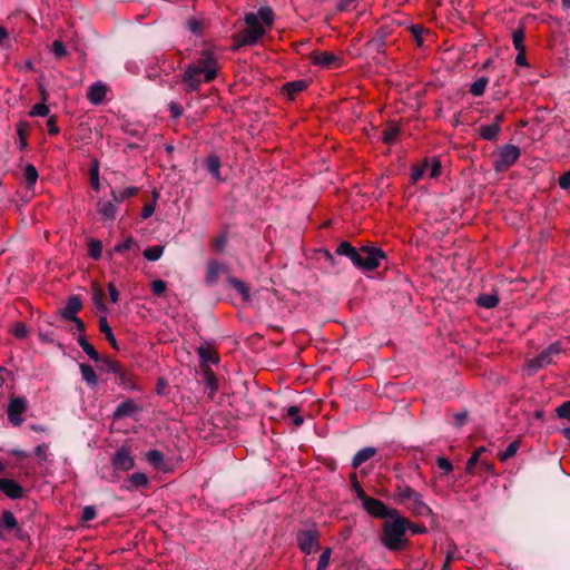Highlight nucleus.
<instances>
[{"label":"nucleus","instance_id":"1","mask_svg":"<svg viewBox=\"0 0 570 570\" xmlns=\"http://www.w3.org/2000/svg\"><path fill=\"white\" fill-rule=\"evenodd\" d=\"M219 71L217 57L212 49H203L198 59L188 65L183 73L187 92L197 91L203 83L212 82Z\"/></svg>","mask_w":570,"mask_h":570},{"label":"nucleus","instance_id":"2","mask_svg":"<svg viewBox=\"0 0 570 570\" xmlns=\"http://www.w3.org/2000/svg\"><path fill=\"white\" fill-rule=\"evenodd\" d=\"M246 29L237 35L238 46H254L265 35L266 28L274 23V12L269 7H261L257 12H247L244 17Z\"/></svg>","mask_w":570,"mask_h":570},{"label":"nucleus","instance_id":"3","mask_svg":"<svg viewBox=\"0 0 570 570\" xmlns=\"http://www.w3.org/2000/svg\"><path fill=\"white\" fill-rule=\"evenodd\" d=\"M392 520L386 521L382 528L381 542L391 551H400L407 546L406 533V518L396 511V515L390 517Z\"/></svg>","mask_w":570,"mask_h":570},{"label":"nucleus","instance_id":"4","mask_svg":"<svg viewBox=\"0 0 570 570\" xmlns=\"http://www.w3.org/2000/svg\"><path fill=\"white\" fill-rule=\"evenodd\" d=\"M393 500L397 504L409 503L407 510L413 517H431L433 514L430 505L424 502L423 495L405 483L395 487Z\"/></svg>","mask_w":570,"mask_h":570},{"label":"nucleus","instance_id":"5","mask_svg":"<svg viewBox=\"0 0 570 570\" xmlns=\"http://www.w3.org/2000/svg\"><path fill=\"white\" fill-rule=\"evenodd\" d=\"M563 352L560 342L550 344L543 350L538 356L527 360L524 368L529 375L534 374L538 370L550 365L553 362V357L560 355Z\"/></svg>","mask_w":570,"mask_h":570},{"label":"nucleus","instance_id":"6","mask_svg":"<svg viewBox=\"0 0 570 570\" xmlns=\"http://www.w3.org/2000/svg\"><path fill=\"white\" fill-rule=\"evenodd\" d=\"M358 250V257L355 259L354 265L365 272H373L379 266L385 254L382 249L372 246H363Z\"/></svg>","mask_w":570,"mask_h":570},{"label":"nucleus","instance_id":"7","mask_svg":"<svg viewBox=\"0 0 570 570\" xmlns=\"http://www.w3.org/2000/svg\"><path fill=\"white\" fill-rule=\"evenodd\" d=\"M320 531L313 527L307 530H299L296 534L297 546L305 554H311L320 548Z\"/></svg>","mask_w":570,"mask_h":570},{"label":"nucleus","instance_id":"8","mask_svg":"<svg viewBox=\"0 0 570 570\" xmlns=\"http://www.w3.org/2000/svg\"><path fill=\"white\" fill-rule=\"evenodd\" d=\"M520 157V149L514 145H504L500 151L499 157L494 161V169L502 171L511 167Z\"/></svg>","mask_w":570,"mask_h":570},{"label":"nucleus","instance_id":"9","mask_svg":"<svg viewBox=\"0 0 570 570\" xmlns=\"http://www.w3.org/2000/svg\"><path fill=\"white\" fill-rule=\"evenodd\" d=\"M27 401L22 396L12 397L9 401L8 407H7V415L9 422L14 425L19 426L23 422L22 414L27 411Z\"/></svg>","mask_w":570,"mask_h":570},{"label":"nucleus","instance_id":"10","mask_svg":"<svg viewBox=\"0 0 570 570\" xmlns=\"http://www.w3.org/2000/svg\"><path fill=\"white\" fill-rule=\"evenodd\" d=\"M505 119L504 112H499L494 116L493 122L481 125L478 128V135L480 138L487 141H494L501 131V126Z\"/></svg>","mask_w":570,"mask_h":570},{"label":"nucleus","instance_id":"11","mask_svg":"<svg viewBox=\"0 0 570 570\" xmlns=\"http://www.w3.org/2000/svg\"><path fill=\"white\" fill-rule=\"evenodd\" d=\"M363 509L374 518H390L396 515V509L389 508L384 502L379 499L368 498L362 504Z\"/></svg>","mask_w":570,"mask_h":570},{"label":"nucleus","instance_id":"12","mask_svg":"<svg viewBox=\"0 0 570 570\" xmlns=\"http://www.w3.org/2000/svg\"><path fill=\"white\" fill-rule=\"evenodd\" d=\"M111 465L115 470L129 471L134 468L135 461L129 446L122 445L111 458Z\"/></svg>","mask_w":570,"mask_h":570},{"label":"nucleus","instance_id":"13","mask_svg":"<svg viewBox=\"0 0 570 570\" xmlns=\"http://www.w3.org/2000/svg\"><path fill=\"white\" fill-rule=\"evenodd\" d=\"M309 60L314 66L325 69L341 67V58L335 53L328 51H313L309 55Z\"/></svg>","mask_w":570,"mask_h":570},{"label":"nucleus","instance_id":"14","mask_svg":"<svg viewBox=\"0 0 570 570\" xmlns=\"http://www.w3.org/2000/svg\"><path fill=\"white\" fill-rule=\"evenodd\" d=\"M108 91L109 88L106 83L101 81H96L88 88L87 99L94 106L101 105L105 101Z\"/></svg>","mask_w":570,"mask_h":570},{"label":"nucleus","instance_id":"15","mask_svg":"<svg viewBox=\"0 0 570 570\" xmlns=\"http://www.w3.org/2000/svg\"><path fill=\"white\" fill-rule=\"evenodd\" d=\"M82 308V302L78 295H71L68 297L65 307H62L59 312L62 318L69 321L71 318H76L77 314Z\"/></svg>","mask_w":570,"mask_h":570},{"label":"nucleus","instance_id":"16","mask_svg":"<svg viewBox=\"0 0 570 570\" xmlns=\"http://www.w3.org/2000/svg\"><path fill=\"white\" fill-rule=\"evenodd\" d=\"M0 491L13 500L23 495V488L17 481L7 478H0Z\"/></svg>","mask_w":570,"mask_h":570},{"label":"nucleus","instance_id":"17","mask_svg":"<svg viewBox=\"0 0 570 570\" xmlns=\"http://www.w3.org/2000/svg\"><path fill=\"white\" fill-rule=\"evenodd\" d=\"M112 200H99L97 203V212L104 220H114L117 215V206Z\"/></svg>","mask_w":570,"mask_h":570},{"label":"nucleus","instance_id":"18","mask_svg":"<svg viewBox=\"0 0 570 570\" xmlns=\"http://www.w3.org/2000/svg\"><path fill=\"white\" fill-rule=\"evenodd\" d=\"M226 266L217 261H210L207 266L205 281L208 285H214L218 282L220 274L226 272Z\"/></svg>","mask_w":570,"mask_h":570},{"label":"nucleus","instance_id":"19","mask_svg":"<svg viewBox=\"0 0 570 570\" xmlns=\"http://www.w3.org/2000/svg\"><path fill=\"white\" fill-rule=\"evenodd\" d=\"M33 453L38 460L39 466H49L52 464L50 445L48 443L38 444L35 448Z\"/></svg>","mask_w":570,"mask_h":570},{"label":"nucleus","instance_id":"20","mask_svg":"<svg viewBox=\"0 0 570 570\" xmlns=\"http://www.w3.org/2000/svg\"><path fill=\"white\" fill-rule=\"evenodd\" d=\"M136 411H138V406L135 404V402L132 400H126L116 407L114 417L120 419L125 416H131Z\"/></svg>","mask_w":570,"mask_h":570},{"label":"nucleus","instance_id":"21","mask_svg":"<svg viewBox=\"0 0 570 570\" xmlns=\"http://www.w3.org/2000/svg\"><path fill=\"white\" fill-rule=\"evenodd\" d=\"M204 380H205L208 399L213 400L218 390L217 377L212 370H206L204 372Z\"/></svg>","mask_w":570,"mask_h":570},{"label":"nucleus","instance_id":"22","mask_svg":"<svg viewBox=\"0 0 570 570\" xmlns=\"http://www.w3.org/2000/svg\"><path fill=\"white\" fill-rule=\"evenodd\" d=\"M228 283L230 284V286L242 295V298L244 302H248L249 298H250V294H249V287L246 285V283H244L243 281L234 277V276H228L227 278Z\"/></svg>","mask_w":570,"mask_h":570},{"label":"nucleus","instance_id":"23","mask_svg":"<svg viewBox=\"0 0 570 570\" xmlns=\"http://www.w3.org/2000/svg\"><path fill=\"white\" fill-rule=\"evenodd\" d=\"M376 453V450L374 448H364L356 452V454L353 456L352 465L353 468H358L364 462L372 459Z\"/></svg>","mask_w":570,"mask_h":570},{"label":"nucleus","instance_id":"24","mask_svg":"<svg viewBox=\"0 0 570 570\" xmlns=\"http://www.w3.org/2000/svg\"><path fill=\"white\" fill-rule=\"evenodd\" d=\"M336 254L341 256L348 257L354 264L355 259L358 257V250L352 246L348 242H342L338 244L336 248Z\"/></svg>","mask_w":570,"mask_h":570},{"label":"nucleus","instance_id":"25","mask_svg":"<svg viewBox=\"0 0 570 570\" xmlns=\"http://www.w3.org/2000/svg\"><path fill=\"white\" fill-rule=\"evenodd\" d=\"M207 170L210 175L217 179L222 180L220 177V159L217 155H209L206 160Z\"/></svg>","mask_w":570,"mask_h":570},{"label":"nucleus","instance_id":"26","mask_svg":"<svg viewBox=\"0 0 570 570\" xmlns=\"http://www.w3.org/2000/svg\"><path fill=\"white\" fill-rule=\"evenodd\" d=\"M99 330H100L101 333L105 334V337L110 343V345L114 348H117L116 337H115V335L112 333V330H111L110 325L108 324V321H107L106 316H100V318H99Z\"/></svg>","mask_w":570,"mask_h":570},{"label":"nucleus","instance_id":"27","mask_svg":"<svg viewBox=\"0 0 570 570\" xmlns=\"http://www.w3.org/2000/svg\"><path fill=\"white\" fill-rule=\"evenodd\" d=\"M78 344L82 348V351L95 362L100 360L99 353L96 351L92 344H90L85 335H80L78 337Z\"/></svg>","mask_w":570,"mask_h":570},{"label":"nucleus","instance_id":"28","mask_svg":"<svg viewBox=\"0 0 570 570\" xmlns=\"http://www.w3.org/2000/svg\"><path fill=\"white\" fill-rule=\"evenodd\" d=\"M138 194L137 187H127L122 190H112L111 197L116 204H121L125 199L134 197Z\"/></svg>","mask_w":570,"mask_h":570},{"label":"nucleus","instance_id":"29","mask_svg":"<svg viewBox=\"0 0 570 570\" xmlns=\"http://www.w3.org/2000/svg\"><path fill=\"white\" fill-rule=\"evenodd\" d=\"M29 130H30V126L26 121H20L16 126V131H17V135L19 137V148L21 150L26 149L27 146H28V144H27V136L29 134Z\"/></svg>","mask_w":570,"mask_h":570},{"label":"nucleus","instance_id":"30","mask_svg":"<svg viewBox=\"0 0 570 570\" xmlns=\"http://www.w3.org/2000/svg\"><path fill=\"white\" fill-rule=\"evenodd\" d=\"M38 170L32 164L24 166L23 179L28 188H32L38 180Z\"/></svg>","mask_w":570,"mask_h":570},{"label":"nucleus","instance_id":"31","mask_svg":"<svg viewBox=\"0 0 570 570\" xmlns=\"http://www.w3.org/2000/svg\"><path fill=\"white\" fill-rule=\"evenodd\" d=\"M80 372L82 375V379L91 386L97 385L98 377L94 370V367L89 364H80Z\"/></svg>","mask_w":570,"mask_h":570},{"label":"nucleus","instance_id":"32","mask_svg":"<svg viewBox=\"0 0 570 570\" xmlns=\"http://www.w3.org/2000/svg\"><path fill=\"white\" fill-rule=\"evenodd\" d=\"M489 83V79L487 77H480L478 78L470 86V94L474 97H481Z\"/></svg>","mask_w":570,"mask_h":570},{"label":"nucleus","instance_id":"33","mask_svg":"<svg viewBox=\"0 0 570 570\" xmlns=\"http://www.w3.org/2000/svg\"><path fill=\"white\" fill-rule=\"evenodd\" d=\"M412 38L419 47H422L424 43L423 36L424 33H429V30L422 27L421 24H411L409 27Z\"/></svg>","mask_w":570,"mask_h":570},{"label":"nucleus","instance_id":"34","mask_svg":"<svg viewBox=\"0 0 570 570\" xmlns=\"http://www.w3.org/2000/svg\"><path fill=\"white\" fill-rule=\"evenodd\" d=\"M197 353L203 362L216 364L219 361L218 355L210 347L200 346L197 350Z\"/></svg>","mask_w":570,"mask_h":570},{"label":"nucleus","instance_id":"35","mask_svg":"<svg viewBox=\"0 0 570 570\" xmlns=\"http://www.w3.org/2000/svg\"><path fill=\"white\" fill-rule=\"evenodd\" d=\"M520 448V441L514 440L512 441L504 451L500 452L498 454V458L500 461L505 462L512 456H514Z\"/></svg>","mask_w":570,"mask_h":570},{"label":"nucleus","instance_id":"36","mask_svg":"<svg viewBox=\"0 0 570 570\" xmlns=\"http://www.w3.org/2000/svg\"><path fill=\"white\" fill-rule=\"evenodd\" d=\"M163 254H164V246H161V245L150 246V247L146 248L142 253L144 257L150 262L158 261L163 256Z\"/></svg>","mask_w":570,"mask_h":570},{"label":"nucleus","instance_id":"37","mask_svg":"<svg viewBox=\"0 0 570 570\" xmlns=\"http://www.w3.org/2000/svg\"><path fill=\"white\" fill-rule=\"evenodd\" d=\"M423 164L428 166L425 174L429 175V177L436 178L441 175V163L438 158H433L431 161L425 160Z\"/></svg>","mask_w":570,"mask_h":570},{"label":"nucleus","instance_id":"38","mask_svg":"<svg viewBox=\"0 0 570 570\" xmlns=\"http://www.w3.org/2000/svg\"><path fill=\"white\" fill-rule=\"evenodd\" d=\"M88 254L95 261L100 259L102 255V243L99 239H91L88 243Z\"/></svg>","mask_w":570,"mask_h":570},{"label":"nucleus","instance_id":"39","mask_svg":"<svg viewBox=\"0 0 570 570\" xmlns=\"http://www.w3.org/2000/svg\"><path fill=\"white\" fill-rule=\"evenodd\" d=\"M476 303L479 306L493 308L499 304V298L497 295L483 294L478 297Z\"/></svg>","mask_w":570,"mask_h":570},{"label":"nucleus","instance_id":"40","mask_svg":"<svg viewBox=\"0 0 570 570\" xmlns=\"http://www.w3.org/2000/svg\"><path fill=\"white\" fill-rule=\"evenodd\" d=\"M307 87L306 82L304 80H297L287 82L284 86V90L288 94V96L293 97L294 95L302 92Z\"/></svg>","mask_w":570,"mask_h":570},{"label":"nucleus","instance_id":"41","mask_svg":"<svg viewBox=\"0 0 570 570\" xmlns=\"http://www.w3.org/2000/svg\"><path fill=\"white\" fill-rule=\"evenodd\" d=\"M524 39L525 35L523 28H518L517 30L513 31L512 42L517 51H525Z\"/></svg>","mask_w":570,"mask_h":570},{"label":"nucleus","instance_id":"42","mask_svg":"<svg viewBox=\"0 0 570 570\" xmlns=\"http://www.w3.org/2000/svg\"><path fill=\"white\" fill-rule=\"evenodd\" d=\"M118 380H119V383L125 389H128V390H135L136 389L135 377H134V375L129 371L124 368V371L118 376Z\"/></svg>","mask_w":570,"mask_h":570},{"label":"nucleus","instance_id":"43","mask_svg":"<svg viewBox=\"0 0 570 570\" xmlns=\"http://www.w3.org/2000/svg\"><path fill=\"white\" fill-rule=\"evenodd\" d=\"M400 134V129L396 126H387L382 131V140L385 144H392Z\"/></svg>","mask_w":570,"mask_h":570},{"label":"nucleus","instance_id":"44","mask_svg":"<svg viewBox=\"0 0 570 570\" xmlns=\"http://www.w3.org/2000/svg\"><path fill=\"white\" fill-rule=\"evenodd\" d=\"M135 246V239L132 236H128L125 238L121 243L117 244L111 253H118V254H126L128 250H130Z\"/></svg>","mask_w":570,"mask_h":570},{"label":"nucleus","instance_id":"45","mask_svg":"<svg viewBox=\"0 0 570 570\" xmlns=\"http://www.w3.org/2000/svg\"><path fill=\"white\" fill-rule=\"evenodd\" d=\"M128 482L134 488H141L146 487L148 484V478L145 473L141 472H135L128 478Z\"/></svg>","mask_w":570,"mask_h":570},{"label":"nucleus","instance_id":"46","mask_svg":"<svg viewBox=\"0 0 570 570\" xmlns=\"http://www.w3.org/2000/svg\"><path fill=\"white\" fill-rule=\"evenodd\" d=\"M49 107L45 102H38L29 110L30 117H47L49 115Z\"/></svg>","mask_w":570,"mask_h":570},{"label":"nucleus","instance_id":"47","mask_svg":"<svg viewBox=\"0 0 570 570\" xmlns=\"http://www.w3.org/2000/svg\"><path fill=\"white\" fill-rule=\"evenodd\" d=\"M146 459L155 468H159L164 462V455L158 450H149L146 454Z\"/></svg>","mask_w":570,"mask_h":570},{"label":"nucleus","instance_id":"48","mask_svg":"<svg viewBox=\"0 0 570 570\" xmlns=\"http://www.w3.org/2000/svg\"><path fill=\"white\" fill-rule=\"evenodd\" d=\"M287 416L293 421L296 426H299L304 423V417L301 415V410L298 406H289L287 409Z\"/></svg>","mask_w":570,"mask_h":570},{"label":"nucleus","instance_id":"49","mask_svg":"<svg viewBox=\"0 0 570 570\" xmlns=\"http://www.w3.org/2000/svg\"><path fill=\"white\" fill-rule=\"evenodd\" d=\"M89 175H90L91 187L95 190H99L100 181H99V166H98V161L94 163V165L90 168Z\"/></svg>","mask_w":570,"mask_h":570},{"label":"nucleus","instance_id":"50","mask_svg":"<svg viewBox=\"0 0 570 570\" xmlns=\"http://www.w3.org/2000/svg\"><path fill=\"white\" fill-rule=\"evenodd\" d=\"M2 524L8 529H13L17 527L18 522L14 514L11 511H3L1 515Z\"/></svg>","mask_w":570,"mask_h":570},{"label":"nucleus","instance_id":"51","mask_svg":"<svg viewBox=\"0 0 570 570\" xmlns=\"http://www.w3.org/2000/svg\"><path fill=\"white\" fill-rule=\"evenodd\" d=\"M51 52L57 57V58H62L65 56H67V49H66V46L63 45V42L61 40H55L51 45Z\"/></svg>","mask_w":570,"mask_h":570},{"label":"nucleus","instance_id":"52","mask_svg":"<svg viewBox=\"0 0 570 570\" xmlns=\"http://www.w3.org/2000/svg\"><path fill=\"white\" fill-rule=\"evenodd\" d=\"M167 288L166 283L163 279L153 281L150 284V289L155 296H161Z\"/></svg>","mask_w":570,"mask_h":570},{"label":"nucleus","instance_id":"53","mask_svg":"<svg viewBox=\"0 0 570 570\" xmlns=\"http://www.w3.org/2000/svg\"><path fill=\"white\" fill-rule=\"evenodd\" d=\"M436 464L443 474H450L453 471V464L446 458L440 456L436 459Z\"/></svg>","mask_w":570,"mask_h":570},{"label":"nucleus","instance_id":"54","mask_svg":"<svg viewBox=\"0 0 570 570\" xmlns=\"http://www.w3.org/2000/svg\"><path fill=\"white\" fill-rule=\"evenodd\" d=\"M426 167H428V166H424V164H423V163H422V164H420V165H417V166H414V167L411 169V180H412L413 183L419 181V180L423 177V175L425 174V171H426Z\"/></svg>","mask_w":570,"mask_h":570},{"label":"nucleus","instance_id":"55","mask_svg":"<svg viewBox=\"0 0 570 570\" xmlns=\"http://www.w3.org/2000/svg\"><path fill=\"white\" fill-rule=\"evenodd\" d=\"M331 557L332 549L327 547L322 551L317 562V567L327 568L330 566Z\"/></svg>","mask_w":570,"mask_h":570},{"label":"nucleus","instance_id":"56","mask_svg":"<svg viewBox=\"0 0 570 570\" xmlns=\"http://www.w3.org/2000/svg\"><path fill=\"white\" fill-rule=\"evenodd\" d=\"M557 415L561 419H567L570 421V401L563 402L556 409Z\"/></svg>","mask_w":570,"mask_h":570},{"label":"nucleus","instance_id":"57","mask_svg":"<svg viewBox=\"0 0 570 570\" xmlns=\"http://www.w3.org/2000/svg\"><path fill=\"white\" fill-rule=\"evenodd\" d=\"M481 460L478 458V455H471L466 462V465H465V472L466 474H474L475 473V466L476 464H479Z\"/></svg>","mask_w":570,"mask_h":570},{"label":"nucleus","instance_id":"58","mask_svg":"<svg viewBox=\"0 0 570 570\" xmlns=\"http://www.w3.org/2000/svg\"><path fill=\"white\" fill-rule=\"evenodd\" d=\"M47 129L48 134L51 136H57L60 132L59 127L57 126L56 116H50L47 120Z\"/></svg>","mask_w":570,"mask_h":570},{"label":"nucleus","instance_id":"59","mask_svg":"<svg viewBox=\"0 0 570 570\" xmlns=\"http://www.w3.org/2000/svg\"><path fill=\"white\" fill-rule=\"evenodd\" d=\"M12 334L17 337V338H24L28 334V330H27V326L22 323H17L14 324L13 328H12Z\"/></svg>","mask_w":570,"mask_h":570},{"label":"nucleus","instance_id":"60","mask_svg":"<svg viewBox=\"0 0 570 570\" xmlns=\"http://www.w3.org/2000/svg\"><path fill=\"white\" fill-rule=\"evenodd\" d=\"M406 523H407L406 531L410 530L413 534H422L428 531L424 525L413 523L407 518H406Z\"/></svg>","mask_w":570,"mask_h":570},{"label":"nucleus","instance_id":"61","mask_svg":"<svg viewBox=\"0 0 570 570\" xmlns=\"http://www.w3.org/2000/svg\"><path fill=\"white\" fill-rule=\"evenodd\" d=\"M168 109L173 118H179L183 115V108L178 102L171 101Z\"/></svg>","mask_w":570,"mask_h":570},{"label":"nucleus","instance_id":"62","mask_svg":"<svg viewBox=\"0 0 570 570\" xmlns=\"http://www.w3.org/2000/svg\"><path fill=\"white\" fill-rule=\"evenodd\" d=\"M96 518V509L91 505L85 507L82 511V521H91Z\"/></svg>","mask_w":570,"mask_h":570},{"label":"nucleus","instance_id":"63","mask_svg":"<svg viewBox=\"0 0 570 570\" xmlns=\"http://www.w3.org/2000/svg\"><path fill=\"white\" fill-rule=\"evenodd\" d=\"M479 468H480L483 472H485V473H488V474H490V475H494V474H495L494 465H493L492 463L488 462V461H483V460H481V461L479 462Z\"/></svg>","mask_w":570,"mask_h":570},{"label":"nucleus","instance_id":"64","mask_svg":"<svg viewBox=\"0 0 570 570\" xmlns=\"http://www.w3.org/2000/svg\"><path fill=\"white\" fill-rule=\"evenodd\" d=\"M558 183L562 189H568L570 187V171L562 174L559 177Z\"/></svg>","mask_w":570,"mask_h":570}]
</instances>
